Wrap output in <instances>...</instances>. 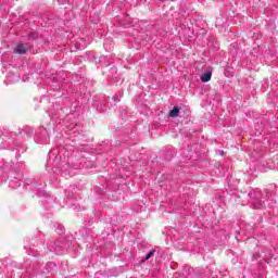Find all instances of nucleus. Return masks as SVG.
Instances as JSON below:
<instances>
[{
    "label": "nucleus",
    "instance_id": "f03ea898",
    "mask_svg": "<svg viewBox=\"0 0 278 278\" xmlns=\"http://www.w3.org/2000/svg\"><path fill=\"white\" fill-rule=\"evenodd\" d=\"M200 79L203 84H207V81H210L212 79V72H206V73L202 74Z\"/></svg>",
    "mask_w": 278,
    "mask_h": 278
},
{
    "label": "nucleus",
    "instance_id": "39448f33",
    "mask_svg": "<svg viewBox=\"0 0 278 278\" xmlns=\"http://www.w3.org/2000/svg\"><path fill=\"white\" fill-rule=\"evenodd\" d=\"M113 99L116 101V100L118 99V97H117V96H115Z\"/></svg>",
    "mask_w": 278,
    "mask_h": 278
},
{
    "label": "nucleus",
    "instance_id": "7ed1b4c3",
    "mask_svg": "<svg viewBox=\"0 0 278 278\" xmlns=\"http://www.w3.org/2000/svg\"><path fill=\"white\" fill-rule=\"evenodd\" d=\"M179 106H174V109L169 111V118H177V116H179Z\"/></svg>",
    "mask_w": 278,
    "mask_h": 278
},
{
    "label": "nucleus",
    "instance_id": "20e7f679",
    "mask_svg": "<svg viewBox=\"0 0 278 278\" xmlns=\"http://www.w3.org/2000/svg\"><path fill=\"white\" fill-rule=\"evenodd\" d=\"M153 255H155V250L150 251L144 258L141 260V263L144 264V262H147L148 260H151V257H153Z\"/></svg>",
    "mask_w": 278,
    "mask_h": 278
},
{
    "label": "nucleus",
    "instance_id": "f257e3e1",
    "mask_svg": "<svg viewBox=\"0 0 278 278\" xmlns=\"http://www.w3.org/2000/svg\"><path fill=\"white\" fill-rule=\"evenodd\" d=\"M29 49L31 48L29 47L28 43L21 42L14 48L13 52L16 53L17 55H25L27 51H29Z\"/></svg>",
    "mask_w": 278,
    "mask_h": 278
}]
</instances>
